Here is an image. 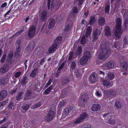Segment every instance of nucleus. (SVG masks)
Wrapping results in <instances>:
<instances>
[{
  "label": "nucleus",
  "instance_id": "nucleus-55",
  "mask_svg": "<svg viewBox=\"0 0 128 128\" xmlns=\"http://www.w3.org/2000/svg\"><path fill=\"white\" fill-rule=\"evenodd\" d=\"M118 44H119L118 42H116L114 44V47L116 48H119L120 47L121 44H120L119 45H118Z\"/></svg>",
  "mask_w": 128,
  "mask_h": 128
},
{
  "label": "nucleus",
  "instance_id": "nucleus-47",
  "mask_svg": "<svg viewBox=\"0 0 128 128\" xmlns=\"http://www.w3.org/2000/svg\"><path fill=\"white\" fill-rule=\"evenodd\" d=\"M82 0H76L75 3H77L78 5H81L82 4Z\"/></svg>",
  "mask_w": 128,
  "mask_h": 128
},
{
  "label": "nucleus",
  "instance_id": "nucleus-21",
  "mask_svg": "<svg viewBox=\"0 0 128 128\" xmlns=\"http://www.w3.org/2000/svg\"><path fill=\"white\" fill-rule=\"evenodd\" d=\"M111 82L107 80H105L103 81L102 83L103 86H104L110 87L112 86Z\"/></svg>",
  "mask_w": 128,
  "mask_h": 128
},
{
  "label": "nucleus",
  "instance_id": "nucleus-42",
  "mask_svg": "<svg viewBox=\"0 0 128 128\" xmlns=\"http://www.w3.org/2000/svg\"><path fill=\"white\" fill-rule=\"evenodd\" d=\"M52 80L53 78H51L49 80L48 82L46 85L44 87V88H47L48 86L50 85L52 82Z\"/></svg>",
  "mask_w": 128,
  "mask_h": 128
},
{
  "label": "nucleus",
  "instance_id": "nucleus-53",
  "mask_svg": "<svg viewBox=\"0 0 128 128\" xmlns=\"http://www.w3.org/2000/svg\"><path fill=\"white\" fill-rule=\"evenodd\" d=\"M21 74V72H18L15 74V77L16 78L18 77Z\"/></svg>",
  "mask_w": 128,
  "mask_h": 128
},
{
  "label": "nucleus",
  "instance_id": "nucleus-62",
  "mask_svg": "<svg viewBox=\"0 0 128 128\" xmlns=\"http://www.w3.org/2000/svg\"><path fill=\"white\" fill-rule=\"evenodd\" d=\"M99 74H102L103 76L104 75V73L102 70H99L98 72Z\"/></svg>",
  "mask_w": 128,
  "mask_h": 128
},
{
  "label": "nucleus",
  "instance_id": "nucleus-19",
  "mask_svg": "<svg viewBox=\"0 0 128 128\" xmlns=\"http://www.w3.org/2000/svg\"><path fill=\"white\" fill-rule=\"evenodd\" d=\"M7 92L5 90H3L0 92V101L6 97L7 95Z\"/></svg>",
  "mask_w": 128,
  "mask_h": 128
},
{
  "label": "nucleus",
  "instance_id": "nucleus-38",
  "mask_svg": "<svg viewBox=\"0 0 128 128\" xmlns=\"http://www.w3.org/2000/svg\"><path fill=\"white\" fill-rule=\"evenodd\" d=\"M117 93L116 91V89L114 88L111 89L109 91V93L108 94L111 95H115L117 94Z\"/></svg>",
  "mask_w": 128,
  "mask_h": 128
},
{
  "label": "nucleus",
  "instance_id": "nucleus-36",
  "mask_svg": "<svg viewBox=\"0 0 128 128\" xmlns=\"http://www.w3.org/2000/svg\"><path fill=\"white\" fill-rule=\"evenodd\" d=\"M70 110H71L69 108H67L65 109L64 110V111L63 113L62 116V117L63 118L64 117V114H66V115H68L69 114L70 112Z\"/></svg>",
  "mask_w": 128,
  "mask_h": 128
},
{
  "label": "nucleus",
  "instance_id": "nucleus-16",
  "mask_svg": "<svg viewBox=\"0 0 128 128\" xmlns=\"http://www.w3.org/2000/svg\"><path fill=\"white\" fill-rule=\"evenodd\" d=\"M121 70L122 72H125L127 70V64L126 62H123L121 64Z\"/></svg>",
  "mask_w": 128,
  "mask_h": 128
},
{
  "label": "nucleus",
  "instance_id": "nucleus-43",
  "mask_svg": "<svg viewBox=\"0 0 128 128\" xmlns=\"http://www.w3.org/2000/svg\"><path fill=\"white\" fill-rule=\"evenodd\" d=\"M41 105V103L40 102H38L37 104L31 107L32 109H34V108H37L40 106Z\"/></svg>",
  "mask_w": 128,
  "mask_h": 128
},
{
  "label": "nucleus",
  "instance_id": "nucleus-33",
  "mask_svg": "<svg viewBox=\"0 0 128 128\" xmlns=\"http://www.w3.org/2000/svg\"><path fill=\"white\" fill-rule=\"evenodd\" d=\"M38 73V69L36 68L30 74V77H34Z\"/></svg>",
  "mask_w": 128,
  "mask_h": 128
},
{
  "label": "nucleus",
  "instance_id": "nucleus-52",
  "mask_svg": "<svg viewBox=\"0 0 128 128\" xmlns=\"http://www.w3.org/2000/svg\"><path fill=\"white\" fill-rule=\"evenodd\" d=\"M13 57V52H10L8 55V57L10 59L12 58Z\"/></svg>",
  "mask_w": 128,
  "mask_h": 128
},
{
  "label": "nucleus",
  "instance_id": "nucleus-64",
  "mask_svg": "<svg viewBox=\"0 0 128 128\" xmlns=\"http://www.w3.org/2000/svg\"><path fill=\"white\" fill-rule=\"evenodd\" d=\"M20 40H18L16 41V43L18 44V46H19L20 44Z\"/></svg>",
  "mask_w": 128,
  "mask_h": 128
},
{
  "label": "nucleus",
  "instance_id": "nucleus-51",
  "mask_svg": "<svg viewBox=\"0 0 128 128\" xmlns=\"http://www.w3.org/2000/svg\"><path fill=\"white\" fill-rule=\"evenodd\" d=\"M6 56V54H4L3 55L1 60V62L2 63H4V62Z\"/></svg>",
  "mask_w": 128,
  "mask_h": 128
},
{
  "label": "nucleus",
  "instance_id": "nucleus-5",
  "mask_svg": "<svg viewBox=\"0 0 128 128\" xmlns=\"http://www.w3.org/2000/svg\"><path fill=\"white\" fill-rule=\"evenodd\" d=\"M42 8L41 10H40L39 16L41 20L42 21H45L48 18L47 12L46 9H44L42 7Z\"/></svg>",
  "mask_w": 128,
  "mask_h": 128
},
{
  "label": "nucleus",
  "instance_id": "nucleus-58",
  "mask_svg": "<svg viewBox=\"0 0 128 128\" xmlns=\"http://www.w3.org/2000/svg\"><path fill=\"white\" fill-rule=\"evenodd\" d=\"M7 3L6 2H4L1 5V8H4L7 5Z\"/></svg>",
  "mask_w": 128,
  "mask_h": 128
},
{
  "label": "nucleus",
  "instance_id": "nucleus-34",
  "mask_svg": "<svg viewBox=\"0 0 128 128\" xmlns=\"http://www.w3.org/2000/svg\"><path fill=\"white\" fill-rule=\"evenodd\" d=\"M78 11V10L76 8H73L72 11L71 12H70V14L71 16H74L75 14Z\"/></svg>",
  "mask_w": 128,
  "mask_h": 128
},
{
  "label": "nucleus",
  "instance_id": "nucleus-32",
  "mask_svg": "<svg viewBox=\"0 0 128 128\" xmlns=\"http://www.w3.org/2000/svg\"><path fill=\"white\" fill-rule=\"evenodd\" d=\"M88 60L83 57L80 60V63L82 65H84L88 62Z\"/></svg>",
  "mask_w": 128,
  "mask_h": 128
},
{
  "label": "nucleus",
  "instance_id": "nucleus-60",
  "mask_svg": "<svg viewBox=\"0 0 128 128\" xmlns=\"http://www.w3.org/2000/svg\"><path fill=\"white\" fill-rule=\"evenodd\" d=\"M45 60L44 58H43L41 59L40 62V65H42V64L45 62Z\"/></svg>",
  "mask_w": 128,
  "mask_h": 128
},
{
  "label": "nucleus",
  "instance_id": "nucleus-25",
  "mask_svg": "<svg viewBox=\"0 0 128 128\" xmlns=\"http://www.w3.org/2000/svg\"><path fill=\"white\" fill-rule=\"evenodd\" d=\"M54 20L53 19H51L49 22L48 27L50 29L52 28L54 25Z\"/></svg>",
  "mask_w": 128,
  "mask_h": 128
},
{
  "label": "nucleus",
  "instance_id": "nucleus-10",
  "mask_svg": "<svg viewBox=\"0 0 128 128\" xmlns=\"http://www.w3.org/2000/svg\"><path fill=\"white\" fill-rule=\"evenodd\" d=\"M100 34V31L99 30H96L94 31L92 36L93 38L92 41L93 42H95L99 38Z\"/></svg>",
  "mask_w": 128,
  "mask_h": 128
},
{
  "label": "nucleus",
  "instance_id": "nucleus-48",
  "mask_svg": "<svg viewBox=\"0 0 128 128\" xmlns=\"http://www.w3.org/2000/svg\"><path fill=\"white\" fill-rule=\"evenodd\" d=\"M16 51L15 52V54L17 55H19L20 51V46H18L17 48Z\"/></svg>",
  "mask_w": 128,
  "mask_h": 128
},
{
  "label": "nucleus",
  "instance_id": "nucleus-8",
  "mask_svg": "<svg viewBox=\"0 0 128 128\" xmlns=\"http://www.w3.org/2000/svg\"><path fill=\"white\" fill-rule=\"evenodd\" d=\"M55 113L54 111H49L45 118V120L48 122L50 121L53 119Z\"/></svg>",
  "mask_w": 128,
  "mask_h": 128
},
{
  "label": "nucleus",
  "instance_id": "nucleus-31",
  "mask_svg": "<svg viewBox=\"0 0 128 128\" xmlns=\"http://www.w3.org/2000/svg\"><path fill=\"white\" fill-rule=\"evenodd\" d=\"M8 68V67L6 65H5L0 69V71L1 72L4 73L7 71Z\"/></svg>",
  "mask_w": 128,
  "mask_h": 128
},
{
  "label": "nucleus",
  "instance_id": "nucleus-28",
  "mask_svg": "<svg viewBox=\"0 0 128 128\" xmlns=\"http://www.w3.org/2000/svg\"><path fill=\"white\" fill-rule=\"evenodd\" d=\"M32 95V94L31 93L30 91H28L26 93V96L24 98V99H28L31 98L30 96Z\"/></svg>",
  "mask_w": 128,
  "mask_h": 128
},
{
  "label": "nucleus",
  "instance_id": "nucleus-35",
  "mask_svg": "<svg viewBox=\"0 0 128 128\" xmlns=\"http://www.w3.org/2000/svg\"><path fill=\"white\" fill-rule=\"evenodd\" d=\"M53 86H51L48 88L43 93L44 95H46L48 94L50 92V90L53 88Z\"/></svg>",
  "mask_w": 128,
  "mask_h": 128
},
{
  "label": "nucleus",
  "instance_id": "nucleus-22",
  "mask_svg": "<svg viewBox=\"0 0 128 128\" xmlns=\"http://www.w3.org/2000/svg\"><path fill=\"white\" fill-rule=\"evenodd\" d=\"M114 75L112 73L108 72L106 78L108 80H111L114 79Z\"/></svg>",
  "mask_w": 128,
  "mask_h": 128
},
{
  "label": "nucleus",
  "instance_id": "nucleus-45",
  "mask_svg": "<svg viewBox=\"0 0 128 128\" xmlns=\"http://www.w3.org/2000/svg\"><path fill=\"white\" fill-rule=\"evenodd\" d=\"M30 107V106H29V105L27 104L26 105V106H24L22 108V109L24 110V112H25L27 110L28 108H29V107Z\"/></svg>",
  "mask_w": 128,
  "mask_h": 128
},
{
  "label": "nucleus",
  "instance_id": "nucleus-26",
  "mask_svg": "<svg viewBox=\"0 0 128 128\" xmlns=\"http://www.w3.org/2000/svg\"><path fill=\"white\" fill-rule=\"evenodd\" d=\"M83 57L88 60L90 57V52L88 51H86V52L84 53Z\"/></svg>",
  "mask_w": 128,
  "mask_h": 128
},
{
  "label": "nucleus",
  "instance_id": "nucleus-39",
  "mask_svg": "<svg viewBox=\"0 0 128 128\" xmlns=\"http://www.w3.org/2000/svg\"><path fill=\"white\" fill-rule=\"evenodd\" d=\"M116 107L118 108H121L122 106V104L119 102H116L115 104Z\"/></svg>",
  "mask_w": 128,
  "mask_h": 128
},
{
  "label": "nucleus",
  "instance_id": "nucleus-41",
  "mask_svg": "<svg viewBox=\"0 0 128 128\" xmlns=\"http://www.w3.org/2000/svg\"><path fill=\"white\" fill-rule=\"evenodd\" d=\"M28 82V78L26 76H24L22 82V83L23 84H25Z\"/></svg>",
  "mask_w": 128,
  "mask_h": 128
},
{
  "label": "nucleus",
  "instance_id": "nucleus-20",
  "mask_svg": "<svg viewBox=\"0 0 128 128\" xmlns=\"http://www.w3.org/2000/svg\"><path fill=\"white\" fill-rule=\"evenodd\" d=\"M89 39H90V36L88 37L87 38L86 35L83 36L82 39L80 41V42L82 44H84L87 41H88Z\"/></svg>",
  "mask_w": 128,
  "mask_h": 128
},
{
  "label": "nucleus",
  "instance_id": "nucleus-23",
  "mask_svg": "<svg viewBox=\"0 0 128 128\" xmlns=\"http://www.w3.org/2000/svg\"><path fill=\"white\" fill-rule=\"evenodd\" d=\"M8 80L6 78H3L0 79V86L5 85L8 82Z\"/></svg>",
  "mask_w": 128,
  "mask_h": 128
},
{
  "label": "nucleus",
  "instance_id": "nucleus-57",
  "mask_svg": "<svg viewBox=\"0 0 128 128\" xmlns=\"http://www.w3.org/2000/svg\"><path fill=\"white\" fill-rule=\"evenodd\" d=\"M124 42L125 44H128V38H125L124 40Z\"/></svg>",
  "mask_w": 128,
  "mask_h": 128
},
{
  "label": "nucleus",
  "instance_id": "nucleus-29",
  "mask_svg": "<svg viewBox=\"0 0 128 128\" xmlns=\"http://www.w3.org/2000/svg\"><path fill=\"white\" fill-rule=\"evenodd\" d=\"M82 48L81 46H78V48L76 52V54L77 56L80 55L82 52Z\"/></svg>",
  "mask_w": 128,
  "mask_h": 128
},
{
  "label": "nucleus",
  "instance_id": "nucleus-61",
  "mask_svg": "<svg viewBox=\"0 0 128 128\" xmlns=\"http://www.w3.org/2000/svg\"><path fill=\"white\" fill-rule=\"evenodd\" d=\"M50 0H48L47 6L48 9L50 8Z\"/></svg>",
  "mask_w": 128,
  "mask_h": 128
},
{
  "label": "nucleus",
  "instance_id": "nucleus-37",
  "mask_svg": "<svg viewBox=\"0 0 128 128\" xmlns=\"http://www.w3.org/2000/svg\"><path fill=\"white\" fill-rule=\"evenodd\" d=\"M35 53L36 55H43L44 52L42 51L39 50L38 48L36 50Z\"/></svg>",
  "mask_w": 128,
  "mask_h": 128
},
{
  "label": "nucleus",
  "instance_id": "nucleus-17",
  "mask_svg": "<svg viewBox=\"0 0 128 128\" xmlns=\"http://www.w3.org/2000/svg\"><path fill=\"white\" fill-rule=\"evenodd\" d=\"M116 64L115 62L113 61H111L108 62L106 64L107 67L109 68H111L114 67L115 66Z\"/></svg>",
  "mask_w": 128,
  "mask_h": 128
},
{
  "label": "nucleus",
  "instance_id": "nucleus-4",
  "mask_svg": "<svg viewBox=\"0 0 128 128\" xmlns=\"http://www.w3.org/2000/svg\"><path fill=\"white\" fill-rule=\"evenodd\" d=\"M76 63L75 62H73L71 64L70 69L72 71L75 73L77 78L78 79H80L81 76V75L80 74L79 70L76 68Z\"/></svg>",
  "mask_w": 128,
  "mask_h": 128
},
{
  "label": "nucleus",
  "instance_id": "nucleus-7",
  "mask_svg": "<svg viewBox=\"0 0 128 128\" xmlns=\"http://www.w3.org/2000/svg\"><path fill=\"white\" fill-rule=\"evenodd\" d=\"M87 114L86 113H83L80 116V117L77 118L76 121L74 122V124L80 123L82 122L84 119H85L87 117Z\"/></svg>",
  "mask_w": 128,
  "mask_h": 128
},
{
  "label": "nucleus",
  "instance_id": "nucleus-27",
  "mask_svg": "<svg viewBox=\"0 0 128 128\" xmlns=\"http://www.w3.org/2000/svg\"><path fill=\"white\" fill-rule=\"evenodd\" d=\"M96 20V19L93 16H92L90 17V21L89 22V24L92 25L94 24Z\"/></svg>",
  "mask_w": 128,
  "mask_h": 128
},
{
  "label": "nucleus",
  "instance_id": "nucleus-24",
  "mask_svg": "<svg viewBox=\"0 0 128 128\" xmlns=\"http://www.w3.org/2000/svg\"><path fill=\"white\" fill-rule=\"evenodd\" d=\"M92 31V27L91 26H88L87 28L86 34V35L87 38L89 36Z\"/></svg>",
  "mask_w": 128,
  "mask_h": 128
},
{
  "label": "nucleus",
  "instance_id": "nucleus-18",
  "mask_svg": "<svg viewBox=\"0 0 128 128\" xmlns=\"http://www.w3.org/2000/svg\"><path fill=\"white\" fill-rule=\"evenodd\" d=\"M104 34L107 36H110L111 35V34L109 27L107 26L104 27Z\"/></svg>",
  "mask_w": 128,
  "mask_h": 128
},
{
  "label": "nucleus",
  "instance_id": "nucleus-40",
  "mask_svg": "<svg viewBox=\"0 0 128 128\" xmlns=\"http://www.w3.org/2000/svg\"><path fill=\"white\" fill-rule=\"evenodd\" d=\"M110 5L109 4H107L106 5V7L105 9V12L106 14H108L109 12L110 9Z\"/></svg>",
  "mask_w": 128,
  "mask_h": 128
},
{
  "label": "nucleus",
  "instance_id": "nucleus-1",
  "mask_svg": "<svg viewBox=\"0 0 128 128\" xmlns=\"http://www.w3.org/2000/svg\"><path fill=\"white\" fill-rule=\"evenodd\" d=\"M101 48L100 53L98 55V58L99 59L104 61L108 56V50H107V48L105 44L101 45Z\"/></svg>",
  "mask_w": 128,
  "mask_h": 128
},
{
  "label": "nucleus",
  "instance_id": "nucleus-56",
  "mask_svg": "<svg viewBox=\"0 0 128 128\" xmlns=\"http://www.w3.org/2000/svg\"><path fill=\"white\" fill-rule=\"evenodd\" d=\"M6 104V102L5 101H3L0 103V106L1 107L3 106H4Z\"/></svg>",
  "mask_w": 128,
  "mask_h": 128
},
{
  "label": "nucleus",
  "instance_id": "nucleus-50",
  "mask_svg": "<svg viewBox=\"0 0 128 128\" xmlns=\"http://www.w3.org/2000/svg\"><path fill=\"white\" fill-rule=\"evenodd\" d=\"M64 104L65 103L64 102V101H62L58 105V106L60 108H62Z\"/></svg>",
  "mask_w": 128,
  "mask_h": 128
},
{
  "label": "nucleus",
  "instance_id": "nucleus-63",
  "mask_svg": "<svg viewBox=\"0 0 128 128\" xmlns=\"http://www.w3.org/2000/svg\"><path fill=\"white\" fill-rule=\"evenodd\" d=\"M82 24H84L86 25L87 24L86 22L84 20H82Z\"/></svg>",
  "mask_w": 128,
  "mask_h": 128
},
{
  "label": "nucleus",
  "instance_id": "nucleus-12",
  "mask_svg": "<svg viewBox=\"0 0 128 128\" xmlns=\"http://www.w3.org/2000/svg\"><path fill=\"white\" fill-rule=\"evenodd\" d=\"M96 74L95 73L92 74L90 76L89 80L90 82L92 83L95 82L96 80Z\"/></svg>",
  "mask_w": 128,
  "mask_h": 128
},
{
  "label": "nucleus",
  "instance_id": "nucleus-15",
  "mask_svg": "<svg viewBox=\"0 0 128 128\" xmlns=\"http://www.w3.org/2000/svg\"><path fill=\"white\" fill-rule=\"evenodd\" d=\"M98 24L101 26L104 25L106 23L104 18L102 17H100L99 18L98 20Z\"/></svg>",
  "mask_w": 128,
  "mask_h": 128
},
{
  "label": "nucleus",
  "instance_id": "nucleus-14",
  "mask_svg": "<svg viewBox=\"0 0 128 128\" xmlns=\"http://www.w3.org/2000/svg\"><path fill=\"white\" fill-rule=\"evenodd\" d=\"M35 45L33 43L30 44L27 47L26 50L29 52H32L33 50Z\"/></svg>",
  "mask_w": 128,
  "mask_h": 128
},
{
  "label": "nucleus",
  "instance_id": "nucleus-3",
  "mask_svg": "<svg viewBox=\"0 0 128 128\" xmlns=\"http://www.w3.org/2000/svg\"><path fill=\"white\" fill-rule=\"evenodd\" d=\"M62 37L58 36L55 40L54 43L48 49L49 53H52L56 51L57 48L58 44L62 40Z\"/></svg>",
  "mask_w": 128,
  "mask_h": 128
},
{
  "label": "nucleus",
  "instance_id": "nucleus-44",
  "mask_svg": "<svg viewBox=\"0 0 128 128\" xmlns=\"http://www.w3.org/2000/svg\"><path fill=\"white\" fill-rule=\"evenodd\" d=\"M23 94V93L22 92H19L17 96L16 99L18 100L21 98Z\"/></svg>",
  "mask_w": 128,
  "mask_h": 128
},
{
  "label": "nucleus",
  "instance_id": "nucleus-2",
  "mask_svg": "<svg viewBox=\"0 0 128 128\" xmlns=\"http://www.w3.org/2000/svg\"><path fill=\"white\" fill-rule=\"evenodd\" d=\"M116 26L114 34L116 38H120L122 34L121 26L122 20L119 18H118L116 19Z\"/></svg>",
  "mask_w": 128,
  "mask_h": 128
},
{
  "label": "nucleus",
  "instance_id": "nucleus-13",
  "mask_svg": "<svg viewBox=\"0 0 128 128\" xmlns=\"http://www.w3.org/2000/svg\"><path fill=\"white\" fill-rule=\"evenodd\" d=\"M100 108V106L99 104H95L92 107L91 110L93 111H97L99 110Z\"/></svg>",
  "mask_w": 128,
  "mask_h": 128
},
{
  "label": "nucleus",
  "instance_id": "nucleus-59",
  "mask_svg": "<svg viewBox=\"0 0 128 128\" xmlns=\"http://www.w3.org/2000/svg\"><path fill=\"white\" fill-rule=\"evenodd\" d=\"M12 9L11 8H10L9 9V10L5 14L4 17H5L7 15H9L10 14V12L11 10Z\"/></svg>",
  "mask_w": 128,
  "mask_h": 128
},
{
  "label": "nucleus",
  "instance_id": "nucleus-30",
  "mask_svg": "<svg viewBox=\"0 0 128 128\" xmlns=\"http://www.w3.org/2000/svg\"><path fill=\"white\" fill-rule=\"evenodd\" d=\"M77 56L75 54L74 55L72 52H70L69 53V56L68 60H70L72 59L76 58Z\"/></svg>",
  "mask_w": 128,
  "mask_h": 128
},
{
  "label": "nucleus",
  "instance_id": "nucleus-11",
  "mask_svg": "<svg viewBox=\"0 0 128 128\" xmlns=\"http://www.w3.org/2000/svg\"><path fill=\"white\" fill-rule=\"evenodd\" d=\"M124 11L125 12L124 14V18L125 20L124 25L126 28L127 26L128 22V12H126V10H124ZM124 11V10L123 11V12Z\"/></svg>",
  "mask_w": 128,
  "mask_h": 128
},
{
  "label": "nucleus",
  "instance_id": "nucleus-46",
  "mask_svg": "<svg viewBox=\"0 0 128 128\" xmlns=\"http://www.w3.org/2000/svg\"><path fill=\"white\" fill-rule=\"evenodd\" d=\"M95 94L96 96L98 97H100L102 96V94L101 92L98 91H97L96 92Z\"/></svg>",
  "mask_w": 128,
  "mask_h": 128
},
{
  "label": "nucleus",
  "instance_id": "nucleus-49",
  "mask_svg": "<svg viewBox=\"0 0 128 128\" xmlns=\"http://www.w3.org/2000/svg\"><path fill=\"white\" fill-rule=\"evenodd\" d=\"M13 106V103L12 102H10L8 106L9 111H10L12 109V108Z\"/></svg>",
  "mask_w": 128,
  "mask_h": 128
},
{
  "label": "nucleus",
  "instance_id": "nucleus-9",
  "mask_svg": "<svg viewBox=\"0 0 128 128\" xmlns=\"http://www.w3.org/2000/svg\"><path fill=\"white\" fill-rule=\"evenodd\" d=\"M35 28L34 26H32L29 28L28 32V36L30 37H32L34 35L35 32Z\"/></svg>",
  "mask_w": 128,
  "mask_h": 128
},
{
  "label": "nucleus",
  "instance_id": "nucleus-54",
  "mask_svg": "<svg viewBox=\"0 0 128 128\" xmlns=\"http://www.w3.org/2000/svg\"><path fill=\"white\" fill-rule=\"evenodd\" d=\"M64 65V63H62L60 67L58 68V70L59 71L60 70L62 69Z\"/></svg>",
  "mask_w": 128,
  "mask_h": 128
},
{
  "label": "nucleus",
  "instance_id": "nucleus-6",
  "mask_svg": "<svg viewBox=\"0 0 128 128\" xmlns=\"http://www.w3.org/2000/svg\"><path fill=\"white\" fill-rule=\"evenodd\" d=\"M111 114L108 113L103 114V116L104 117H106L109 118L107 121L108 123L113 125L114 123L115 120H114V117L113 116H111Z\"/></svg>",
  "mask_w": 128,
  "mask_h": 128
}]
</instances>
